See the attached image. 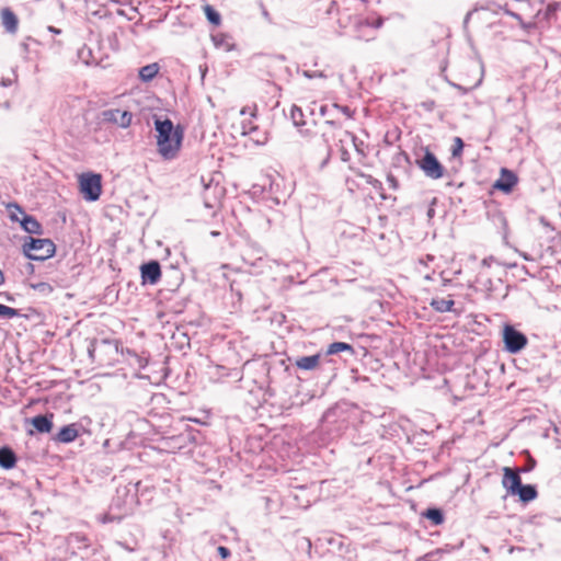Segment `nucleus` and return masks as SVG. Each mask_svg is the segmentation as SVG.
Segmentation results:
<instances>
[{
  "label": "nucleus",
  "mask_w": 561,
  "mask_h": 561,
  "mask_svg": "<svg viewBox=\"0 0 561 561\" xmlns=\"http://www.w3.org/2000/svg\"><path fill=\"white\" fill-rule=\"evenodd\" d=\"M154 128L158 133L157 145L159 153L167 160H171L176 157L183 133L179 128L174 129L173 123L165 118L163 121L156 119Z\"/></svg>",
  "instance_id": "1"
},
{
  "label": "nucleus",
  "mask_w": 561,
  "mask_h": 561,
  "mask_svg": "<svg viewBox=\"0 0 561 561\" xmlns=\"http://www.w3.org/2000/svg\"><path fill=\"white\" fill-rule=\"evenodd\" d=\"M89 357L100 366H113L118 360L119 344L117 341H92L88 348Z\"/></svg>",
  "instance_id": "2"
},
{
  "label": "nucleus",
  "mask_w": 561,
  "mask_h": 561,
  "mask_svg": "<svg viewBox=\"0 0 561 561\" xmlns=\"http://www.w3.org/2000/svg\"><path fill=\"white\" fill-rule=\"evenodd\" d=\"M56 247L50 239H35L30 237L23 244L25 256L33 261H45L55 254Z\"/></svg>",
  "instance_id": "3"
},
{
  "label": "nucleus",
  "mask_w": 561,
  "mask_h": 561,
  "mask_svg": "<svg viewBox=\"0 0 561 561\" xmlns=\"http://www.w3.org/2000/svg\"><path fill=\"white\" fill-rule=\"evenodd\" d=\"M102 178L96 173H83L79 176L80 191L90 202L98 201L102 193Z\"/></svg>",
  "instance_id": "4"
},
{
  "label": "nucleus",
  "mask_w": 561,
  "mask_h": 561,
  "mask_svg": "<svg viewBox=\"0 0 561 561\" xmlns=\"http://www.w3.org/2000/svg\"><path fill=\"white\" fill-rule=\"evenodd\" d=\"M383 18H360L355 23L356 38L370 41L375 38V31L383 25Z\"/></svg>",
  "instance_id": "5"
},
{
  "label": "nucleus",
  "mask_w": 561,
  "mask_h": 561,
  "mask_svg": "<svg viewBox=\"0 0 561 561\" xmlns=\"http://www.w3.org/2000/svg\"><path fill=\"white\" fill-rule=\"evenodd\" d=\"M505 350L511 354L520 352L527 345V336L512 325H505L503 330Z\"/></svg>",
  "instance_id": "6"
},
{
  "label": "nucleus",
  "mask_w": 561,
  "mask_h": 561,
  "mask_svg": "<svg viewBox=\"0 0 561 561\" xmlns=\"http://www.w3.org/2000/svg\"><path fill=\"white\" fill-rule=\"evenodd\" d=\"M416 163L427 178L437 180L444 175V167L435 154L428 150L425 151L424 156Z\"/></svg>",
  "instance_id": "7"
},
{
  "label": "nucleus",
  "mask_w": 561,
  "mask_h": 561,
  "mask_svg": "<svg viewBox=\"0 0 561 561\" xmlns=\"http://www.w3.org/2000/svg\"><path fill=\"white\" fill-rule=\"evenodd\" d=\"M101 121L104 124H113L121 128H127L133 121V114L129 111H122L119 108H108L101 113Z\"/></svg>",
  "instance_id": "8"
},
{
  "label": "nucleus",
  "mask_w": 561,
  "mask_h": 561,
  "mask_svg": "<svg viewBox=\"0 0 561 561\" xmlns=\"http://www.w3.org/2000/svg\"><path fill=\"white\" fill-rule=\"evenodd\" d=\"M11 208H14L16 211L20 213V215H22L20 225L24 231L32 233V234H42L43 233L42 225L34 216L25 214L24 210L16 203L9 204L8 209H11Z\"/></svg>",
  "instance_id": "9"
},
{
  "label": "nucleus",
  "mask_w": 561,
  "mask_h": 561,
  "mask_svg": "<svg viewBox=\"0 0 561 561\" xmlns=\"http://www.w3.org/2000/svg\"><path fill=\"white\" fill-rule=\"evenodd\" d=\"M520 469L503 468L502 485L506 491H517L522 486Z\"/></svg>",
  "instance_id": "10"
},
{
  "label": "nucleus",
  "mask_w": 561,
  "mask_h": 561,
  "mask_svg": "<svg viewBox=\"0 0 561 561\" xmlns=\"http://www.w3.org/2000/svg\"><path fill=\"white\" fill-rule=\"evenodd\" d=\"M517 176L514 172L503 168L500 178L493 184V187L504 193L512 192L513 187L517 184Z\"/></svg>",
  "instance_id": "11"
},
{
  "label": "nucleus",
  "mask_w": 561,
  "mask_h": 561,
  "mask_svg": "<svg viewBox=\"0 0 561 561\" xmlns=\"http://www.w3.org/2000/svg\"><path fill=\"white\" fill-rule=\"evenodd\" d=\"M140 271L144 283L154 285L161 277V267L158 261H150L142 264Z\"/></svg>",
  "instance_id": "12"
},
{
  "label": "nucleus",
  "mask_w": 561,
  "mask_h": 561,
  "mask_svg": "<svg viewBox=\"0 0 561 561\" xmlns=\"http://www.w3.org/2000/svg\"><path fill=\"white\" fill-rule=\"evenodd\" d=\"M322 358H324V356L320 353L310 356H301L295 360V366L301 370H314L320 366Z\"/></svg>",
  "instance_id": "13"
},
{
  "label": "nucleus",
  "mask_w": 561,
  "mask_h": 561,
  "mask_svg": "<svg viewBox=\"0 0 561 561\" xmlns=\"http://www.w3.org/2000/svg\"><path fill=\"white\" fill-rule=\"evenodd\" d=\"M79 436V426L76 423L66 425L55 436V440L58 443L68 444L73 442Z\"/></svg>",
  "instance_id": "14"
},
{
  "label": "nucleus",
  "mask_w": 561,
  "mask_h": 561,
  "mask_svg": "<svg viewBox=\"0 0 561 561\" xmlns=\"http://www.w3.org/2000/svg\"><path fill=\"white\" fill-rule=\"evenodd\" d=\"M0 14L2 25L5 28V31L8 33L14 34L18 31L19 26V20L15 13L9 8H3Z\"/></svg>",
  "instance_id": "15"
},
{
  "label": "nucleus",
  "mask_w": 561,
  "mask_h": 561,
  "mask_svg": "<svg viewBox=\"0 0 561 561\" xmlns=\"http://www.w3.org/2000/svg\"><path fill=\"white\" fill-rule=\"evenodd\" d=\"M16 463V455L11 447L3 446L0 448V467L11 469Z\"/></svg>",
  "instance_id": "16"
},
{
  "label": "nucleus",
  "mask_w": 561,
  "mask_h": 561,
  "mask_svg": "<svg viewBox=\"0 0 561 561\" xmlns=\"http://www.w3.org/2000/svg\"><path fill=\"white\" fill-rule=\"evenodd\" d=\"M53 415L49 417L46 415H36L32 419V424L39 433H49L53 428Z\"/></svg>",
  "instance_id": "17"
},
{
  "label": "nucleus",
  "mask_w": 561,
  "mask_h": 561,
  "mask_svg": "<svg viewBox=\"0 0 561 561\" xmlns=\"http://www.w3.org/2000/svg\"><path fill=\"white\" fill-rule=\"evenodd\" d=\"M159 70L160 66L158 62L146 65L139 69V79L142 82H150L159 73Z\"/></svg>",
  "instance_id": "18"
},
{
  "label": "nucleus",
  "mask_w": 561,
  "mask_h": 561,
  "mask_svg": "<svg viewBox=\"0 0 561 561\" xmlns=\"http://www.w3.org/2000/svg\"><path fill=\"white\" fill-rule=\"evenodd\" d=\"M340 352H348L351 355H353L354 348L351 344L345 343V342H333L328 346L323 356L325 358L329 355H334Z\"/></svg>",
  "instance_id": "19"
},
{
  "label": "nucleus",
  "mask_w": 561,
  "mask_h": 561,
  "mask_svg": "<svg viewBox=\"0 0 561 561\" xmlns=\"http://www.w3.org/2000/svg\"><path fill=\"white\" fill-rule=\"evenodd\" d=\"M430 305L437 312H448L451 311L455 301L453 299L433 298Z\"/></svg>",
  "instance_id": "20"
},
{
  "label": "nucleus",
  "mask_w": 561,
  "mask_h": 561,
  "mask_svg": "<svg viewBox=\"0 0 561 561\" xmlns=\"http://www.w3.org/2000/svg\"><path fill=\"white\" fill-rule=\"evenodd\" d=\"M357 174H358V176L363 178L367 184L371 185L379 193V195L382 199H387V196L383 193L382 183L379 180L375 179L370 174H366L363 172H358Z\"/></svg>",
  "instance_id": "21"
},
{
  "label": "nucleus",
  "mask_w": 561,
  "mask_h": 561,
  "mask_svg": "<svg viewBox=\"0 0 561 561\" xmlns=\"http://www.w3.org/2000/svg\"><path fill=\"white\" fill-rule=\"evenodd\" d=\"M203 10H204V13L207 18V20L209 21V23L218 26L220 25L221 23V16H220V13L215 10V8L210 4H205L203 7Z\"/></svg>",
  "instance_id": "22"
},
{
  "label": "nucleus",
  "mask_w": 561,
  "mask_h": 561,
  "mask_svg": "<svg viewBox=\"0 0 561 561\" xmlns=\"http://www.w3.org/2000/svg\"><path fill=\"white\" fill-rule=\"evenodd\" d=\"M290 118L294 123L295 126H302L305 125V122H304V113L301 111V108H299L298 106L294 105L290 110Z\"/></svg>",
  "instance_id": "23"
},
{
  "label": "nucleus",
  "mask_w": 561,
  "mask_h": 561,
  "mask_svg": "<svg viewBox=\"0 0 561 561\" xmlns=\"http://www.w3.org/2000/svg\"><path fill=\"white\" fill-rule=\"evenodd\" d=\"M424 516L431 519L435 525H439L443 523V515L439 510L431 508L424 513Z\"/></svg>",
  "instance_id": "24"
},
{
  "label": "nucleus",
  "mask_w": 561,
  "mask_h": 561,
  "mask_svg": "<svg viewBox=\"0 0 561 561\" xmlns=\"http://www.w3.org/2000/svg\"><path fill=\"white\" fill-rule=\"evenodd\" d=\"M19 316V310L0 304V317L12 319Z\"/></svg>",
  "instance_id": "25"
},
{
  "label": "nucleus",
  "mask_w": 561,
  "mask_h": 561,
  "mask_svg": "<svg viewBox=\"0 0 561 561\" xmlns=\"http://www.w3.org/2000/svg\"><path fill=\"white\" fill-rule=\"evenodd\" d=\"M463 150V141L460 137L454 138V145L451 148V156L454 158L460 157Z\"/></svg>",
  "instance_id": "26"
},
{
  "label": "nucleus",
  "mask_w": 561,
  "mask_h": 561,
  "mask_svg": "<svg viewBox=\"0 0 561 561\" xmlns=\"http://www.w3.org/2000/svg\"><path fill=\"white\" fill-rule=\"evenodd\" d=\"M257 129V126L251 119H244L241 123V134L249 135Z\"/></svg>",
  "instance_id": "27"
},
{
  "label": "nucleus",
  "mask_w": 561,
  "mask_h": 561,
  "mask_svg": "<svg viewBox=\"0 0 561 561\" xmlns=\"http://www.w3.org/2000/svg\"><path fill=\"white\" fill-rule=\"evenodd\" d=\"M31 287L35 290H38L44 294H50L53 291V286L45 282H39L36 284H32Z\"/></svg>",
  "instance_id": "28"
},
{
  "label": "nucleus",
  "mask_w": 561,
  "mask_h": 561,
  "mask_svg": "<svg viewBox=\"0 0 561 561\" xmlns=\"http://www.w3.org/2000/svg\"><path fill=\"white\" fill-rule=\"evenodd\" d=\"M512 495L517 497V502L526 504L527 502L533 501L536 497L537 493H512Z\"/></svg>",
  "instance_id": "29"
},
{
  "label": "nucleus",
  "mask_w": 561,
  "mask_h": 561,
  "mask_svg": "<svg viewBox=\"0 0 561 561\" xmlns=\"http://www.w3.org/2000/svg\"><path fill=\"white\" fill-rule=\"evenodd\" d=\"M500 9L508 16H512L516 21H520V13L513 11L508 3H505L504 5H501Z\"/></svg>",
  "instance_id": "30"
},
{
  "label": "nucleus",
  "mask_w": 561,
  "mask_h": 561,
  "mask_svg": "<svg viewBox=\"0 0 561 561\" xmlns=\"http://www.w3.org/2000/svg\"><path fill=\"white\" fill-rule=\"evenodd\" d=\"M257 106L254 104L252 106H243L240 111V114L242 116L250 115L252 118L256 116Z\"/></svg>",
  "instance_id": "31"
},
{
  "label": "nucleus",
  "mask_w": 561,
  "mask_h": 561,
  "mask_svg": "<svg viewBox=\"0 0 561 561\" xmlns=\"http://www.w3.org/2000/svg\"><path fill=\"white\" fill-rule=\"evenodd\" d=\"M517 2L519 7L517 8L519 12L528 13L530 9V0H513Z\"/></svg>",
  "instance_id": "32"
},
{
  "label": "nucleus",
  "mask_w": 561,
  "mask_h": 561,
  "mask_svg": "<svg viewBox=\"0 0 561 561\" xmlns=\"http://www.w3.org/2000/svg\"><path fill=\"white\" fill-rule=\"evenodd\" d=\"M344 136H345L346 139H348L353 144V146L355 147V149L358 152H360V153L363 152L359 149V144L357 142V137L353 133L346 130V131H344Z\"/></svg>",
  "instance_id": "33"
},
{
  "label": "nucleus",
  "mask_w": 561,
  "mask_h": 561,
  "mask_svg": "<svg viewBox=\"0 0 561 561\" xmlns=\"http://www.w3.org/2000/svg\"><path fill=\"white\" fill-rule=\"evenodd\" d=\"M334 107L341 111L347 118L353 117L354 112L348 106L334 104Z\"/></svg>",
  "instance_id": "34"
},
{
  "label": "nucleus",
  "mask_w": 561,
  "mask_h": 561,
  "mask_svg": "<svg viewBox=\"0 0 561 561\" xmlns=\"http://www.w3.org/2000/svg\"><path fill=\"white\" fill-rule=\"evenodd\" d=\"M387 182H388L389 186H390L392 190H394V191H396V190H398V188H399V182H398L397 178H396L393 174L389 173V174L387 175Z\"/></svg>",
  "instance_id": "35"
},
{
  "label": "nucleus",
  "mask_w": 561,
  "mask_h": 561,
  "mask_svg": "<svg viewBox=\"0 0 561 561\" xmlns=\"http://www.w3.org/2000/svg\"><path fill=\"white\" fill-rule=\"evenodd\" d=\"M123 501L125 504H129V505L136 504L137 503L136 493H126Z\"/></svg>",
  "instance_id": "36"
},
{
  "label": "nucleus",
  "mask_w": 561,
  "mask_h": 561,
  "mask_svg": "<svg viewBox=\"0 0 561 561\" xmlns=\"http://www.w3.org/2000/svg\"><path fill=\"white\" fill-rule=\"evenodd\" d=\"M304 76L309 79L317 78V77H321V78L324 77L322 72L309 71V70L304 71Z\"/></svg>",
  "instance_id": "37"
},
{
  "label": "nucleus",
  "mask_w": 561,
  "mask_h": 561,
  "mask_svg": "<svg viewBox=\"0 0 561 561\" xmlns=\"http://www.w3.org/2000/svg\"><path fill=\"white\" fill-rule=\"evenodd\" d=\"M260 8H261V11H262V15L263 18L268 22V23H272V18L268 13V11L266 10V8L264 7V4L262 2H260Z\"/></svg>",
  "instance_id": "38"
},
{
  "label": "nucleus",
  "mask_w": 561,
  "mask_h": 561,
  "mask_svg": "<svg viewBox=\"0 0 561 561\" xmlns=\"http://www.w3.org/2000/svg\"><path fill=\"white\" fill-rule=\"evenodd\" d=\"M10 210V219L15 222H20L22 218L19 217V211H16L14 208L9 209Z\"/></svg>",
  "instance_id": "39"
},
{
  "label": "nucleus",
  "mask_w": 561,
  "mask_h": 561,
  "mask_svg": "<svg viewBox=\"0 0 561 561\" xmlns=\"http://www.w3.org/2000/svg\"><path fill=\"white\" fill-rule=\"evenodd\" d=\"M217 551L222 559H226L230 556V551L226 547L220 546L218 547Z\"/></svg>",
  "instance_id": "40"
},
{
  "label": "nucleus",
  "mask_w": 561,
  "mask_h": 561,
  "mask_svg": "<svg viewBox=\"0 0 561 561\" xmlns=\"http://www.w3.org/2000/svg\"><path fill=\"white\" fill-rule=\"evenodd\" d=\"M340 151L342 161L347 162L351 159L350 152L343 146Z\"/></svg>",
  "instance_id": "41"
},
{
  "label": "nucleus",
  "mask_w": 561,
  "mask_h": 561,
  "mask_svg": "<svg viewBox=\"0 0 561 561\" xmlns=\"http://www.w3.org/2000/svg\"><path fill=\"white\" fill-rule=\"evenodd\" d=\"M517 491H528V492H531V491H536V486L531 485V484H523L522 483V486L519 489H517Z\"/></svg>",
  "instance_id": "42"
},
{
  "label": "nucleus",
  "mask_w": 561,
  "mask_h": 561,
  "mask_svg": "<svg viewBox=\"0 0 561 561\" xmlns=\"http://www.w3.org/2000/svg\"><path fill=\"white\" fill-rule=\"evenodd\" d=\"M517 22L520 25V27H523L524 30H527V28L531 27V25H533L531 23L524 22V20L522 18H520V21H517Z\"/></svg>",
  "instance_id": "43"
},
{
  "label": "nucleus",
  "mask_w": 561,
  "mask_h": 561,
  "mask_svg": "<svg viewBox=\"0 0 561 561\" xmlns=\"http://www.w3.org/2000/svg\"><path fill=\"white\" fill-rule=\"evenodd\" d=\"M47 31H48V32H50V33H53V34H60V33H61V30L56 28V27H54V26H48V27H47Z\"/></svg>",
  "instance_id": "44"
},
{
  "label": "nucleus",
  "mask_w": 561,
  "mask_h": 561,
  "mask_svg": "<svg viewBox=\"0 0 561 561\" xmlns=\"http://www.w3.org/2000/svg\"><path fill=\"white\" fill-rule=\"evenodd\" d=\"M557 7H558V4H557V3L549 4V5H548V13L556 11V10H557Z\"/></svg>",
  "instance_id": "45"
},
{
  "label": "nucleus",
  "mask_w": 561,
  "mask_h": 561,
  "mask_svg": "<svg viewBox=\"0 0 561 561\" xmlns=\"http://www.w3.org/2000/svg\"><path fill=\"white\" fill-rule=\"evenodd\" d=\"M4 282H5L4 274H3V272L0 270V287L4 284Z\"/></svg>",
  "instance_id": "46"
},
{
  "label": "nucleus",
  "mask_w": 561,
  "mask_h": 561,
  "mask_svg": "<svg viewBox=\"0 0 561 561\" xmlns=\"http://www.w3.org/2000/svg\"><path fill=\"white\" fill-rule=\"evenodd\" d=\"M472 13H473L472 11H469V12L466 14V16H465V21H463V22H465V24H467V23H468V21H470V18H471Z\"/></svg>",
  "instance_id": "47"
},
{
  "label": "nucleus",
  "mask_w": 561,
  "mask_h": 561,
  "mask_svg": "<svg viewBox=\"0 0 561 561\" xmlns=\"http://www.w3.org/2000/svg\"><path fill=\"white\" fill-rule=\"evenodd\" d=\"M108 2H113V3H121V4L123 3V1H122V0H108Z\"/></svg>",
  "instance_id": "48"
},
{
  "label": "nucleus",
  "mask_w": 561,
  "mask_h": 561,
  "mask_svg": "<svg viewBox=\"0 0 561 561\" xmlns=\"http://www.w3.org/2000/svg\"><path fill=\"white\" fill-rule=\"evenodd\" d=\"M325 124L331 125V126L335 125L334 121H327Z\"/></svg>",
  "instance_id": "49"
},
{
  "label": "nucleus",
  "mask_w": 561,
  "mask_h": 561,
  "mask_svg": "<svg viewBox=\"0 0 561 561\" xmlns=\"http://www.w3.org/2000/svg\"><path fill=\"white\" fill-rule=\"evenodd\" d=\"M412 490H413V486H412V485H410V486H408V488H407V490H405V491H412Z\"/></svg>",
  "instance_id": "50"
},
{
  "label": "nucleus",
  "mask_w": 561,
  "mask_h": 561,
  "mask_svg": "<svg viewBox=\"0 0 561 561\" xmlns=\"http://www.w3.org/2000/svg\"><path fill=\"white\" fill-rule=\"evenodd\" d=\"M433 211H434L433 209H430V210H428V216H432V215H433Z\"/></svg>",
  "instance_id": "51"
}]
</instances>
